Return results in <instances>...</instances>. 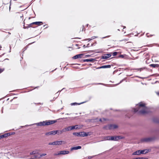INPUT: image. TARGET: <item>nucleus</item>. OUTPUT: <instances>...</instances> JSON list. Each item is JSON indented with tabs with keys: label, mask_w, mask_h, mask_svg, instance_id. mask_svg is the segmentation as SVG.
Listing matches in <instances>:
<instances>
[{
	"label": "nucleus",
	"mask_w": 159,
	"mask_h": 159,
	"mask_svg": "<svg viewBox=\"0 0 159 159\" xmlns=\"http://www.w3.org/2000/svg\"><path fill=\"white\" fill-rule=\"evenodd\" d=\"M96 61L95 59H93V58H91V59H84L83 60V62H93L94 61Z\"/></svg>",
	"instance_id": "obj_10"
},
{
	"label": "nucleus",
	"mask_w": 159,
	"mask_h": 159,
	"mask_svg": "<svg viewBox=\"0 0 159 159\" xmlns=\"http://www.w3.org/2000/svg\"><path fill=\"white\" fill-rule=\"evenodd\" d=\"M29 19H30V17H29Z\"/></svg>",
	"instance_id": "obj_53"
},
{
	"label": "nucleus",
	"mask_w": 159,
	"mask_h": 159,
	"mask_svg": "<svg viewBox=\"0 0 159 159\" xmlns=\"http://www.w3.org/2000/svg\"><path fill=\"white\" fill-rule=\"evenodd\" d=\"M117 52H114L113 53V56H116L117 55Z\"/></svg>",
	"instance_id": "obj_33"
},
{
	"label": "nucleus",
	"mask_w": 159,
	"mask_h": 159,
	"mask_svg": "<svg viewBox=\"0 0 159 159\" xmlns=\"http://www.w3.org/2000/svg\"><path fill=\"white\" fill-rule=\"evenodd\" d=\"M111 140L112 141H117L119 139H122V138L119 136H111Z\"/></svg>",
	"instance_id": "obj_5"
},
{
	"label": "nucleus",
	"mask_w": 159,
	"mask_h": 159,
	"mask_svg": "<svg viewBox=\"0 0 159 159\" xmlns=\"http://www.w3.org/2000/svg\"><path fill=\"white\" fill-rule=\"evenodd\" d=\"M90 56V55H85V57H89Z\"/></svg>",
	"instance_id": "obj_39"
},
{
	"label": "nucleus",
	"mask_w": 159,
	"mask_h": 159,
	"mask_svg": "<svg viewBox=\"0 0 159 159\" xmlns=\"http://www.w3.org/2000/svg\"><path fill=\"white\" fill-rule=\"evenodd\" d=\"M149 66L153 68H157L159 67V65L157 64H151L149 65Z\"/></svg>",
	"instance_id": "obj_17"
},
{
	"label": "nucleus",
	"mask_w": 159,
	"mask_h": 159,
	"mask_svg": "<svg viewBox=\"0 0 159 159\" xmlns=\"http://www.w3.org/2000/svg\"><path fill=\"white\" fill-rule=\"evenodd\" d=\"M54 145H60L61 144H65L66 143V142L63 141H56L53 142Z\"/></svg>",
	"instance_id": "obj_6"
},
{
	"label": "nucleus",
	"mask_w": 159,
	"mask_h": 159,
	"mask_svg": "<svg viewBox=\"0 0 159 159\" xmlns=\"http://www.w3.org/2000/svg\"><path fill=\"white\" fill-rule=\"evenodd\" d=\"M10 135V134H9L7 133V134H4L2 135V138H6V137H8V136H9Z\"/></svg>",
	"instance_id": "obj_20"
},
{
	"label": "nucleus",
	"mask_w": 159,
	"mask_h": 159,
	"mask_svg": "<svg viewBox=\"0 0 159 159\" xmlns=\"http://www.w3.org/2000/svg\"><path fill=\"white\" fill-rule=\"evenodd\" d=\"M84 103V102H82V103H77V102H74V103H71V106H73V105H80L81 104H82L83 103Z\"/></svg>",
	"instance_id": "obj_25"
},
{
	"label": "nucleus",
	"mask_w": 159,
	"mask_h": 159,
	"mask_svg": "<svg viewBox=\"0 0 159 159\" xmlns=\"http://www.w3.org/2000/svg\"><path fill=\"white\" fill-rule=\"evenodd\" d=\"M64 129H65V132L66 131H69V130H71V126H68V127H67V128H65Z\"/></svg>",
	"instance_id": "obj_23"
},
{
	"label": "nucleus",
	"mask_w": 159,
	"mask_h": 159,
	"mask_svg": "<svg viewBox=\"0 0 159 159\" xmlns=\"http://www.w3.org/2000/svg\"><path fill=\"white\" fill-rule=\"evenodd\" d=\"M107 120V119H106V118H103L102 119H100L99 120V121L102 122H103L104 121L106 120Z\"/></svg>",
	"instance_id": "obj_27"
},
{
	"label": "nucleus",
	"mask_w": 159,
	"mask_h": 159,
	"mask_svg": "<svg viewBox=\"0 0 159 159\" xmlns=\"http://www.w3.org/2000/svg\"><path fill=\"white\" fill-rule=\"evenodd\" d=\"M46 155V153H43V154H40V157H43L44 156Z\"/></svg>",
	"instance_id": "obj_31"
},
{
	"label": "nucleus",
	"mask_w": 159,
	"mask_h": 159,
	"mask_svg": "<svg viewBox=\"0 0 159 159\" xmlns=\"http://www.w3.org/2000/svg\"><path fill=\"white\" fill-rule=\"evenodd\" d=\"M136 59H137V58H138V57H136Z\"/></svg>",
	"instance_id": "obj_50"
},
{
	"label": "nucleus",
	"mask_w": 159,
	"mask_h": 159,
	"mask_svg": "<svg viewBox=\"0 0 159 159\" xmlns=\"http://www.w3.org/2000/svg\"><path fill=\"white\" fill-rule=\"evenodd\" d=\"M51 135H54L57 133V130H53L51 131Z\"/></svg>",
	"instance_id": "obj_24"
},
{
	"label": "nucleus",
	"mask_w": 159,
	"mask_h": 159,
	"mask_svg": "<svg viewBox=\"0 0 159 159\" xmlns=\"http://www.w3.org/2000/svg\"><path fill=\"white\" fill-rule=\"evenodd\" d=\"M57 134H61L63 132H65L64 129H63L62 130H57Z\"/></svg>",
	"instance_id": "obj_14"
},
{
	"label": "nucleus",
	"mask_w": 159,
	"mask_h": 159,
	"mask_svg": "<svg viewBox=\"0 0 159 159\" xmlns=\"http://www.w3.org/2000/svg\"><path fill=\"white\" fill-rule=\"evenodd\" d=\"M23 24H24L23 26H24V29H27L29 27H32V25L34 24H32V23L29 25H27L28 26H25V23L24 22Z\"/></svg>",
	"instance_id": "obj_12"
},
{
	"label": "nucleus",
	"mask_w": 159,
	"mask_h": 159,
	"mask_svg": "<svg viewBox=\"0 0 159 159\" xmlns=\"http://www.w3.org/2000/svg\"><path fill=\"white\" fill-rule=\"evenodd\" d=\"M59 154H60V152L59 153H55V154H54V155L56 156V155H58Z\"/></svg>",
	"instance_id": "obj_40"
},
{
	"label": "nucleus",
	"mask_w": 159,
	"mask_h": 159,
	"mask_svg": "<svg viewBox=\"0 0 159 159\" xmlns=\"http://www.w3.org/2000/svg\"><path fill=\"white\" fill-rule=\"evenodd\" d=\"M125 26H124L123 29H125Z\"/></svg>",
	"instance_id": "obj_49"
},
{
	"label": "nucleus",
	"mask_w": 159,
	"mask_h": 159,
	"mask_svg": "<svg viewBox=\"0 0 159 159\" xmlns=\"http://www.w3.org/2000/svg\"><path fill=\"white\" fill-rule=\"evenodd\" d=\"M48 145H54V142H53L52 143H48Z\"/></svg>",
	"instance_id": "obj_34"
},
{
	"label": "nucleus",
	"mask_w": 159,
	"mask_h": 159,
	"mask_svg": "<svg viewBox=\"0 0 159 159\" xmlns=\"http://www.w3.org/2000/svg\"><path fill=\"white\" fill-rule=\"evenodd\" d=\"M134 159H139V157H137V158H134Z\"/></svg>",
	"instance_id": "obj_44"
},
{
	"label": "nucleus",
	"mask_w": 159,
	"mask_h": 159,
	"mask_svg": "<svg viewBox=\"0 0 159 159\" xmlns=\"http://www.w3.org/2000/svg\"><path fill=\"white\" fill-rule=\"evenodd\" d=\"M118 128V126L116 125L110 124L105 126L103 127V129L106 130L112 129H116Z\"/></svg>",
	"instance_id": "obj_3"
},
{
	"label": "nucleus",
	"mask_w": 159,
	"mask_h": 159,
	"mask_svg": "<svg viewBox=\"0 0 159 159\" xmlns=\"http://www.w3.org/2000/svg\"><path fill=\"white\" fill-rule=\"evenodd\" d=\"M84 55L83 54L76 55L72 57L73 59H75L78 58H81Z\"/></svg>",
	"instance_id": "obj_7"
},
{
	"label": "nucleus",
	"mask_w": 159,
	"mask_h": 159,
	"mask_svg": "<svg viewBox=\"0 0 159 159\" xmlns=\"http://www.w3.org/2000/svg\"><path fill=\"white\" fill-rule=\"evenodd\" d=\"M155 138L153 137L143 138L141 139V141L142 142H148L152 141L155 139Z\"/></svg>",
	"instance_id": "obj_4"
},
{
	"label": "nucleus",
	"mask_w": 159,
	"mask_h": 159,
	"mask_svg": "<svg viewBox=\"0 0 159 159\" xmlns=\"http://www.w3.org/2000/svg\"><path fill=\"white\" fill-rule=\"evenodd\" d=\"M22 17H23V16H20V17L21 18Z\"/></svg>",
	"instance_id": "obj_51"
},
{
	"label": "nucleus",
	"mask_w": 159,
	"mask_h": 159,
	"mask_svg": "<svg viewBox=\"0 0 159 159\" xmlns=\"http://www.w3.org/2000/svg\"><path fill=\"white\" fill-rule=\"evenodd\" d=\"M132 155H140V150L136 151L135 152H133L132 154Z\"/></svg>",
	"instance_id": "obj_18"
},
{
	"label": "nucleus",
	"mask_w": 159,
	"mask_h": 159,
	"mask_svg": "<svg viewBox=\"0 0 159 159\" xmlns=\"http://www.w3.org/2000/svg\"><path fill=\"white\" fill-rule=\"evenodd\" d=\"M92 157H90V156H89V157H88V158H89V159H91V158H92Z\"/></svg>",
	"instance_id": "obj_42"
},
{
	"label": "nucleus",
	"mask_w": 159,
	"mask_h": 159,
	"mask_svg": "<svg viewBox=\"0 0 159 159\" xmlns=\"http://www.w3.org/2000/svg\"><path fill=\"white\" fill-rule=\"evenodd\" d=\"M153 36V35H151L150 36Z\"/></svg>",
	"instance_id": "obj_54"
},
{
	"label": "nucleus",
	"mask_w": 159,
	"mask_h": 159,
	"mask_svg": "<svg viewBox=\"0 0 159 159\" xmlns=\"http://www.w3.org/2000/svg\"><path fill=\"white\" fill-rule=\"evenodd\" d=\"M2 138V135H0V139Z\"/></svg>",
	"instance_id": "obj_45"
},
{
	"label": "nucleus",
	"mask_w": 159,
	"mask_h": 159,
	"mask_svg": "<svg viewBox=\"0 0 159 159\" xmlns=\"http://www.w3.org/2000/svg\"><path fill=\"white\" fill-rule=\"evenodd\" d=\"M4 70L3 69L0 68V73L2 72Z\"/></svg>",
	"instance_id": "obj_37"
},
{
	"label": "nucleus",
	"mask_w": 159,
	"mask_h": 159,
	"mask_svg": "<svg viewBox=\"0 0 159 159\" xmlns=\"http://www.w3.org/2000/svg\"><path fill=\"white\" fill-rule=\"evenodd\" d=\"M122 81H123V80H121V81H120V83L119 84H120V83H121V82H122Z\"/></svg>",
	"instance_id": "obj_47"
},
{
	"label": "nucleus",
	"mask_w": 159,
	"mask_h": 159,
	"mask_svg": "<svg viewBox=\"0 0 159 159\" xmlns=\"http://www.w3.org/2000/svg\"><path fill=\"white\" fill-rule=\"evenodd\" d=\"M134 112H138L140 114L143 115L149 112L148 108L146 107L145 104L140 102L139 103L138 107L134 109Z\"/></svg>",
	"instance_id": "obj_1"
},
{
	"label": "nucleus",
	"mask_w": 159,
	"mask_h": 159,
	"mask_svg": "<svg viewBox=\"0 0 159 159\" xmlns=\"http://www.w3.org/2000/svg\"><path fill=\"white\" fill-rule=\"evenodd\" d=\"M73 134L77 136L83 137V132H75L73 133Z\"/></svg>",
	"instance_id": "obj_9"
},
{
	"label": "nucleus",
	"mask_w": 159,
	"mask_h": 159,
	"mask_svg": "<svg viewBox=\"0 0 159 159\" xmlns=\"http://www.w3.org/2000/svg\"><path fill=\"white\" fill-rule=\"evenodd\" d=\"M96 38V37H95V36L93 37H92V39H88V40L89 41H90L92 39H94L95 38Z\"/></svg>",
	"instance_id": "obj_35"
},
{
	"label": "nucleus",
	"mask_w": 159,
	"mask_h": 159,
	"mask_svg": "<svg viewBox=\"0 0 159 159\" xmlns=\"http://www.w3.org/2000/svg\"><path fill=\"white\" fill-rule=\"evenodd\" d=\"M140 154H145L148 153L149 152V150L147 149H144L143 150H140Z\"/></svg>",
	"instance_id": "obj_13"
},
{
	"label": "nucleus",
	"mask_w": 159,
	"mask_h": 159,
	"mask_svg": "<svg viewBox=\"0 0 159 159\" xmlns=\"http://www.w3.org/2000/svg\"><path fill=\"white\" fill-rule=\"evenodd\" d=\"M75 129H81L83 126V125H75Z\"/></svg>",
	"instance_id": "obj_19"
},
{
	"label": "nucleus",
	"mask_w": 159,
	"mask_h": 159,
	"mask_svg": "<svg viewBox=\"0 0 159 159\" xmlns=\"http://www.w3.org/2000/svg\"><path fill=\"white\" fill-rule=\"evenodd\" d=\"M109 36H106V37H103L102 38V39H104V38H106L108 37Z\"/></svg>",
	"instance_id": "obj_41"
},
{
	"label": "nucleus",
	"mask_w": 159,
	"mask_h": 159,
	"mask_svg": "<svg viewBox=\"0 0 159 159\" xmlns=\"http://www.w3.org/2000/svg\"><path fill=\"white\" fill-rule=\"evenodd\" d=\"M111 67L110 65H104L99 67L98 69L110 68Z\"/></svg>",
	"instance_id": "obj_16"
},
{
	"label": "nucleus",
	"mask_w": 159,
	"mask_h": 159,
	"mask_svg": "<svg viewBox=\"0 0 159 159\" xmlns=\"http://www.w3.org/2000/svg\"><path fill=\"white\" fill-rule=\"evenodd\" d=\"M14 1H16V0H14Z\"/></svg>",
	"instance_id": "obj_52"
},
{
	"label": "nucleus",
	"mask_w": 159,
	"mask_h": 159,
	"mask_svg": "<svg viewBox=\"0 0 159 159\" xmlns=\"http://www.w3.org/2000/svg\"><path fill=\"white\" fill-rule=\"evenodd\" d=\"M32 24H34L36 25H39L40 24H43V23L41 21H38L33 22Z\"/></svg>",
	"instance_id": "obj_22"
},
{
	"label": "nucleus",
	"mask_w": 159,
	"mask_h": 159,
	"mask_svg": "<svg viewBox=\"0 0 159 159\" xmlns=\"http://www.w3.org/2000/svg\"><path fill=\"white\" fill-rule=\"evenodd\" d=\"M66 114L69 115V114Z\"/></svg>",
	"instance_id": "obj_55"
},
{
	"label": "nucleus",
	"mask_w": 159,
	"mask_h": 159,
	"mask_svg": "<svg viewBox=\"0 0 159 159\" xmlns=\"http://www.w3.org/2000/svg\"><path fill=\"white\" fill-rule=\"evenodd\" d=\"M111 55L110 54H104L102 56L101 58L102 59H106L111 57Z\"/></svg>",
	"instance_id": "obj_8"
},
{
	"label": "nucleus",
	"mask_w": 159,
	"mask_h": 159,
	"mask_svg": "<svg viewBox=\"0 0 159 159\" xmlns=\"http://www.w3.org/2000/svg\"><path fill=\"white\" fill-rule=\"evenodd\" d=\"M111 136H107L104 137V140H111Z\"/></svg>",
	"instance_id": "obj_21"
},
{
	"label": "nucleus",
	"mask_w": 159,
	"mask_h": 159,
	"mask_svg": "<svg viewBox=\"0 0 159 159\" xmlns=\"http://www.w3.org/2000/svg\"><path fill=\"white\" fill-rule=\"evenodd\" d=\"M81 148V147L80 146H78L75 147H73L71 148H70V150L71 151L74 150H77L79 149H80Z\"/></svg>",
	"instance_id": "obj_15"
},
{
	"label": "nucleus",
	"mask_w": 159,
	"mask_h": 159,
	"mask_svg": "<svg viewBox=\"0 0 159 159\" xmlns=\"http://www.w3.org/2000/svg\"><path fill=\"white\" fill-rule=\"evenodd\" d=\"M32 157H31V158H32V159H34V158H36V157H37L36 156H35V155H34V156H33Z\"/></svg>",
	"instance_id": "obj_38"
},
{
	"label": "nucleus",
	"mask_w": 159,
	"mask_h": 159,
	"mask_svg": "<svg viewBox=\"0 0 159 159\" xmlns=\"http://www.w3.org/2000/svg\"><path fill=\"white\" fill-rule=\"evenodd\" d=\"M45 134V135H47V136L51 135V131H50L48 132H47V133H46Z\"/></svg>",
	"instance_id": "obj_28"
},
{
	"label": "nucleus",
	"mask_w": 159,
	"mask_h": 159,
	"mask_svg": "<svg viewBox=\"0 0 159 159\" xmlns=\"http://www.w3.org/2000/svg\"><path fill=\"white\" fill-rule=\"evenodd\" d=\"M36 152L35 151H33L30 153V155H34L36 154Z\"/></svg>",
	"instance_id": "obj_29"
},
{
	"label": "nucleus",
	"mask_w": 159,
	"mask_h": 159,
	"mask_svg": "<svg viewBox=\"0 0 159 159\" xmlns=\"http://www.w3.org/2000/svg\"><path fill=\"white\" fill-rule=\"evenodd\" d=\"M69 153V152L68 151H66V150H63V151H60V154H68Z\"/></svg>",
	"instance_id": "obj_11"
},
{
	"label": "nucleus",
	"mask_w": 159,
	"mask_h": 159,
	"mask_svg": "<svg viewBox=\"0 0 159 159\" xmlns=\"http://www.w3.org/2000/svg\"><path fill=\"white\" fill-rule=\"evenodd\" d=\"M140 159H148L147 158H145V157H139Z\"/></svg>",
	"instance_id": "obj_36"
},
{
	"label": "nucleus",
	"mask_w": 159,
	"mask_h": 159,
	"mask_svg": "<svg viewBox=\"0 0 159 159\" xmlns=\"http://www.w3.org/2000/svg\"><path fill=\"white\" fill-rule=\"evenodd\" d=\"M57 122L56 120H49L40 122L36 124L38 126L48 125L55 123Z\"/></svg>",
	"instance_id": "obj_2"
},
{
	"label": "nucleus",
	"mask_w": 159,
	"mask_h": 159,
	"mask_svg": "<svg viewBox=\"0 0 159 159\" xmlns=\"http://www.w3.org/2000/svg\"><path fill=\"white\" fill-rule=\"evenodd\" d=\"M120 57H123V56L122 55H121L120 56Z\"/></svg>",
	"instance_id": "obj_46"
},
{
	"label": "nucleus",
	"mask_w": 159,
	"mask_h": 159,
	"mask_svg": "<svg viewBox=\"0 0 159 159\" xmlns=\"http://www.w3.org/2000/svg\"><path fill=\"white\" fill-rule=\"evenodd\" d=\"M126 116L127 117H128L129 118L130 117V116H128V115H126Z\"/></svg>",
	"instance_id": "obj_43"
},
{
	"label": "nucleus",
	"mask_w": 159,
	"mask_h": 159,
	"mask_svg": "<svg viewBox=\"0 0 159 159\" xmlns=\"http://www.w3.org/2000/svg\"><path fill=\"white\" fill-rule=\"evenodd\" d=\"M75 126H71V130H72V129H75Z\"/></svg>",
	"instance_id": "obj_32"
},
{
	"label": "nucleus",
	"mask_w": 159,
	"mask_h": 159,
	"mask_svg": "<svg viewBox=\"0 0 159 159\" xmlns=\"http://www.w3.org/2000/svg\"><path fill=\"white\" fill-rule=\"evenodd\" d=\"M89 43H88L86 46L85 45H84V46H83V47L84 48H87V47H89Z\"/></svg>",
	"instance_id": "obj_30"
},
{
	"label": "nucleus",
	"mask_w": 159,
	"mask_h": 159,
	"mask_svg": "<svg viewBox=\"0 0 159 159\" xmlns=\"http://www.w3.org/2000/svg\"><path fill=\"white\" fill-rule=\"evenodd\" d=\"M88 135V133L83 132V137L87 136Z\"/></svg>",
	"instance_id": "obj_26"
},
{
	"label": "nucleus",
	"mask_w": 159,
	"mask_h": 159,
	"mask_svg": "<svg viewBox=\"0 0 159 159\" xmlns=\"http://www.w3.org/2000/svg\"><path fill=\"white\" fill-rule=\"evenodd\" d=\"M26 49V48H24V51H25V50Z\"/></svg>",
	"instance_id": "obj_48"
}]
</instances>
